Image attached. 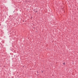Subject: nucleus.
<instances>
[{"label": "nucleus", "instance_id": "0eeeda50", "mask_svg": "<svg viewBox=\"0 0 78 78\" xmlns=\"http://www.w3.org/2000/svg\"><path fill=\"white\" fill-rule=\"evenodd\" d=\"M0 25H1V24H0Z\"/></svg>", "mask_w": 78, "mask_h": 78}, {"label": "nucleus", "instance_id": "423d86ee", "mask_svg": "<svg viewBox=\"0 0 78 78\" xmlns=\"http://www.w3.org/2000/svg\"><path fill=\"white\" fill-rule=\"evenodd\" d=\"M13 12H14V11Z\"/></svg>", "mask_w": 78, "mask_h": 78}, {"label": "nucleus", "instance_id": "f03ea898", "mask_svg": "<svg viewBox=\"0 0 78 78\" xmlns=\"http://www.w3.org/2000/svg\"><path fill=\"white\" fill-rule=\"evenodd\" d=\"M63 64H64V65H65V62H64L63 63Z\"/></svg>", "mask_w": 78, "mask_h": 78}, {"label": "nucleus", "instance_id": "20e7f679", "mask_svg": "<svg viewBox=\"0 0 78 78\" xmlns=\"http://www.w3.org/2000/svg\"><path fill=\"white\" fill-rule=\"evenodd\" d=\"M37 73H39V72H38V71H37Z\"/></svg>", "mask_w": 78, "mask_h": 78}, {"label": "nucleus", "instance_id": "39448f33", "mask_svg": "<svg viewBox=\"0 0 78 78\" xmlns=\"http://www.w3.org/2000/svg\"><path fill=\"white\" fill-rule=\"evenodd\" d=\"M23 22H24V20H23Z\"/></svg>", "mask_w": 78, "mask_h": 78}, {"label": "nucleus", "instance_id": "7ed1b4c3", "mask_svg": "<svg viewBox=\"0 0 78 78\" xmlns=\"http://www.w3.org/2000/svg\"><path fill=\"white\" fill-rule=\"evenodd\" d=\"M41 72L42 73H43V71H42Z\"/></svg>", "mask_w": 78, "mask_h": 78}, {"label": "nucleus", "instance_id": "f257e3e1", "mask_svg": "<svg viewBox=\"0 0 78 78\" xmlns=\"http://www.w3.org/2000/svg\"><path fill=\"white\" fill-rule=\"evenodd\" d=\"M34 11V12H37L38 11H37V8L35 9H34L33 10Z\"/></svg>", "mask_w": 78, "mask_h": 78}]
</instances>
